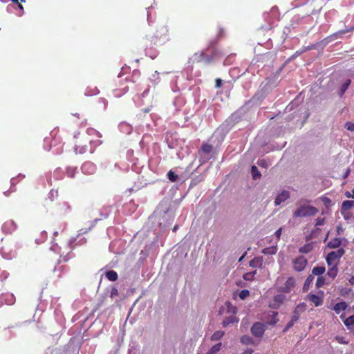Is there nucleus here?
Wrapping results in <instances>:
<instances>
[{
  "label": "nucleus",
  "mask_w": 354,
  "mask_h": 354,
  "mask_svg": "<svg viewBox=\"0 0 354 354\" xmlns=\"http://www.w3.org/2000/svg\"><path fill=\"white\" fill-rule=\"evenodd\" d=\"M306 305L305 303L298 304L293 311V315L290 322L286 324L283 330V333L287 332L298 321L300 315L306 310Z\"/></svg>",
  "instance_id": "1"
},
{
  "label": "nucleus",
  "mask_w": 354,
  "mask_h": 354,
  "mask_svg": "<svg viewBox=\"0 0 354 354\" xmlns=\"http://www.w3.org/2000/svg\"><path fill=\"white\" fill-rule=\"evenodd\" d=\"M318 209L310 205H301L293 214L294 217H306L315 216Z\"/></svg>",
  "instance_id": "2"
},
{
  "label": "nucleus",
  "mask_w": 354,
  "mask_h": 354,
  "mask_svg": "<svg viewBox=\"0 0 354 354\" xmlns=\"http://www.w3.org/2000/svg\"><path fill=\"white\" fill-rule=\"evenodd\" d=\"M345 253V250L343 248H339L336 251H332L329 252L326 258V261L328 266L336 263L335 261L339 260Z\"/></svg>",
  "instance_id": "3"
},
{
  "label": "nucleus",
  "mask_w": 354,
  "mask_h": 354,
  "mask_svg": "<svg viewBox=\"0 0 354 354\" xmlns=\"http://www.w3.org/2000/svg\"><path fill=\"white\" fill-rule=\"evenodd\" d=\"M77 140L75 145V151L76 153H84L88 151V142H90V140L87 139V138H81L79 139L78 137L76 138Z\"/></svg>",
  "instance_id": "4"
},
{
  "label": "nucleus",
  "mask_w": 354,
  "mask_h": 354,
  "mask_svg": "<svg viewBox=\"0 0 354 354\" xmlns=\"http://www.w3.org/2000/svg\"><path fill=\"white\" fill-rule=\"evenodd\" d=\"M295 285L296 282L295 278L290 277L287 279L284 284L279 288V290L284 293H290L295 287Z\"/></svg>",
  "instance_id": "5"
},
{
  "label": "nucleus",
  "mask_w": 354,
  "mask_h": 354,
  "mask_svg": "<svg viewBox=\"0 0 354 354\" xmlns=\"http://www.w3.org/2000/svg\"><path fill=\"white\" fill-rule=\"evenodd\" d=\"M266 330V326L261 322L254 323L251 328L252 334L257 337H262Z\"/></svg>",
  "instance_id": "6"
},
{
  "label": "nucleus",
  "mask_w": 354,
  "mask_h": 354,
  "mask_svg": "<svg viewBox=\"0 0 354 354\" xmlns=\"http://www.w3.org/2000/svg\"><path fill=\"white\" fill-rule=\"evenodd\" d=\"M307 259L303 257L300 256L297 257L293 260V268L294 270L297 272H301L305 269L307 265Z\"/></svg>",
  "instance_id": "7"
},
{
  "label": "nucleus",
  "mask_w": 354,
  "mask_h": 354,
  "mask_svg": "<svg viewBox=\"0 0 354 354\" xmlns=\"http://www.w3.org/2000/svg\"><path fill=\"white\" fill-rule=\"evenodd\" d=\"M17 225L12 220L6 221L2 225V230L6 234H12L17 230Z\"/></svg>",
  "instance_id": "8"
},
{
  "label": "nucleus",
  "mask_w": 354,
  "mask_h": 354,
  "mask_svg": "<svg viewBox=\"0 0 354 354\" xmlns=\"http://www.w3.org/2000/svg\"><path fill=\"white\" fill-rule=\"evenodd\" d=\"M290 197V194L288 191H283L275 198L274 204L276 206L279 205L282 202L285 201Z\"/></svg>",
  "instance_id": "9"
},
{
  "label": "nucleus",
  "mask_w": 354,
  "mask_h": 354,
  "mask_svg": "<svg viewBox=\"0 0 354 354\" xmlns=\"http://www.w3.org/2000/svg\"><path fill=\"white\" fill-rule=\"evenodd\" d=\"M308 300L313 303L316 307L322 305L323 304V299L322 297L317 296L314 294H310L308 295Z\"/></svg>",
  "instance_id": "10"
},
{
  "label": "nucleus",
  "mask_w": 354,
  "mask_h": 354,
  "mask_svg": "<svg viewBox=\"0 0 354 354\" xmlns=\"http://www.w3.org/2000/svg\"><path fill=\"white\" fill-rule=\"evenodd\" d=\"M239 321V318L235 315H230L226 317L222 322V325L223 327H227L231 324L238 323Z\"/></svg>",
  "instance_id": "11"
},
{
  "label": "nucleus",
  "mask_w": 354,
  "mask_h": 354,
  "mask_svg": "<svg viewBox=\"0 0 354 354\" xmlns=\"http://www.w3.org/2000/svg\"><path fill=\"white\" fill-rule=\"evenodd\" d=\"M285 300V296L283 295H277L274 297V304H272V306L274 308H278L284 301Z\"/></svg>",
  "instance_id": "12"
},
{
  "label": "nucleus",
  "mask_w": 354,
  "mask_h": 354,
  "mask_svg": "<svg viewBox=\"0 0 354 354\" xmlns=\"http://www.w3.org/2000/svg\"><path fill=\"white\" fill-rule=\"evenodd\" d=\"M354 207V201H344L342 204L341 212H344L351 209Z\"/></svg>",
  "instance_id": "13"
},
{
  "label": "nucleus",
  "mask_w": 354,
  "mask_h": 354,
  "mask_svg": "<svg viewBox=\"0 0 354 354\" xmlns=\"http://www.w3.org/2000/svg\"><path fill=\"white\" fill-rule=\"evenodd\" d=\"M347 307L348 305L345 301H341L334 306L333 310L337 314H339L342 311H344Z\"/></svg>",
  "instance_id": "14"
},
{
  "label": "nucleus",
  "mask_w": 354,
  "mask_h": 354,
  "mask_svg": "<svg viewBox=\"0 0 354 354\" xmlns=\"http://www.w3.org/2000/svg\"><path fill=\"white\" fill-rule=\"evenodd\" d=\"M337 264L335 263L330 266V268L328 269L327 274L331 277L332 279H335L338 273Z\"/></svg>",
  "instance_id": "15"
},
{
  "label": "nucleus",
  "mask_w": 354,
  "mask_h": 354,
  "mask_svg": "<svg viewBox=\"0 0 354 354\" xmlns=\"http://www.w3.org/2000/svg\"><path fill=\"white\" fill-rule=\"evenodd\" d=\"M342 244V240L340 238H335L331 239L328 243L327 246L330 248H337Z\"/></svg>",
  "instance_id": "16"
},
{
  "label": "nucleus",
  "mask_w": 354,
  "mask_h": 354,
  "mask_svg": "<svg viewBox=\"0 0 354 354\" xmlns=\"http://www.w3.org/2000/svg\"><path fill=\"white\" fill-rule=\"evenodd\" d=\"M262 264V257H255L253 259H252L249 263L250 266L252 268H261Z\"/></svg>",
  "instance_id": "17"
},
{
  "label": "nucleus",
  "mask_w": 354,
  "mask_h": 354,
  "mask_svg": "<svg viewBox=\"0 0 354 354\" xmlns=\"http://www.w3.org/2000/svg\"><path fill=\"white\" fill-rule=\"evenodd\" d=\"M222 348V343L219 342L212 346L206 354H216Z\"/></svg>",
  "instance_id": "18"
},
{
  "label": "nucleus",
  "mask_w": 354,
  "mask_h": 354,
  "mask_svg": "<svg viewBox=\"0 0 354 354\" xmlns=\"http://www.w3.org/2000/svg\"><path fill=\"white\" fill-rule=\"evenodd\" d=\"M106 277L111 281H115L118 279V274L114 270H109L106 272Z\"/></svg>",
  "instance_id": "19"
},
{
  "label": "nucleus",
  "mask_w": 354,
  "mask_h": 354,
  "mask_svg": "<svg viewBox=\"0 0 354 354\" xmlns=\"http://www.w3.org/2000/svg\"><path fill=\"white\" fill-rule=\"evenodd\" d=\"M313 248L312 243H306L299 249V252L303 254L310 252Z\"/></svg>",
  "instance_id": "20"
},
{
  "label": "nucleus",
  "mask_w": 354,
  "mask_h": 354,
  "mask_svg": "<svg viewBox=\"0 0 354 354\" xmlns=\"http://www.w3.org/2000/svg\"><path fill=\"white\" fill-rule=\"evenodd\" d=\"M224 334L225 333L223 331L217 330L212 334V335L210 337V339L212 341H218L223 337Z\"/></svg>",
  "instance_id": "21"
},
{
  "label": "nucleus",
  "mask_w": 354,
  "mask_h": 354,
  "mask_svg": "<svg viewBox=\"0 0 354 354\" xmlns=\"http://www.w3.org/2000/svg\"><path fill=\"white\" fill-rule=\"evenodd\" d=\"M241 342L245 345L254 344L253 339L248 335H243L241 337Z\"/></svg>",
  "instance_id": "22"
},
{
  "label": "nucleus",
  "mask_w": 354,
  "mask_h": 354,
  "mask_svg": "<svg viewBox=\"0 0 354 354\" xmlns=\"http://www.w3.org/2000/svg\"><path fill=\"white\" fill-rule=\"evenodd\" d=\"M3 297H5V302L8 305H12L15 301V298L12 294L3 295Z\"/></svg>",
  "instance_id": "23"
},
{
  "label": "nucleus",
  "mask_w": 354,
  "mask_h": 354,
  "mask_svg": "<svg viewBox=\"0 0 354 354\" xmlns=\"http://www.w3.org/2000/svg\"><path fill=\"white\" fill-rule=\"evenodd\" d=\"M325 270V267L324 266H316L313 268L312 273L313 275L320 276L321 274L324 273Z\"/></svg>",
  "instance_id": "24"
},
{
  "label": "nucleus",
  "mask_w": 354,
  "mask_h": 354,
  "mask_svg": "<svg viewBox=\"0 0 354 354\" xmlns=\"http://www.w3.org/2000/svg\"><path fill=\"white\" fill-rule=\"evenodd\" d=\"M277 248L275 246L266 248L263 249L262 253L264 254H274L277 253Z\"/></svg>",
  "instance_id": "25"
},
{
  "label": "nucleus",
  "mask_w": 354,
  "mask_h": 354,
  "mask_svg": "<svg viewBox=\"0 0 354 354\" xmlns=\"http://www.w3.org/2000/svg\"><path fill=\"white\" fill-rule=\"evenodd\" d=\"M344 324L348 328L354 325V315L344 319Z\"/></svg>",
  "instance_id": "26"
},
{
  "label": "nucleus",
  "mask_w": 354,
  "mask_h": 354,
  "mask_svg": "<svg viewBox=\"0 0 354 354\" xmlns=\"http://www.w3.org/2000/svg\"><path fill=\"white\" fill-rule=\"evenodd\" d=\"M251 174L253 179L254 180L260 178L261 176V173L259 172L258 168L255 165L252 166Z\"/></svg>",
  "instance_id": "27"
},
{
  "label": "nucleus",
  "mask_w": 354,
  "mask_h": 354,
  "mask_svg": "<svg viewBox=\"0 0 354 354\" xmlns=\"http://www.w3.org/2000/svg\"><path fill=\"white\" fill-rule=\"evenodd\" d=\"M351 80H347L342 86L340 88V95H344V93L346 92V91L348 89V86L351 84Z\"/></svg>",
  "instance_id": "28"
},
{
  "label": "nucleus",
  "mask_w": 354,
  "mask_h": 354,
  "mask_svg": "<svg viewBox=\"0 0 354 354\" xmlns=\"http://www.w3.org/2000/svg\"><path fill=\"white\" fill-rule=\"evenodd\" d=\"M201 149L204 153L209 154L212 151L213 147L209 144L205 143L202 145Z\"/></svg>",
  "instance_id": "29"
},
{
  "label": "nucleus",
  "mask_w": 354,
  "mask_h": 354,
  "mask_svg": "<svg viewBox=\"0 0 354 354\" xmlns=\"http://www.w3.org/2000/svg\"><path fill=\"white\" fill-rule=\"evenodd\" d=\"M76 173V168L74 167H68L66 170V174L69 178H74Z\"/></svg>",
  "instance_id": "30"
},
{
  "label": "nucleus",
  "mask_w": 354,
  "mask_h": 354,
  "mask_svg": "<svg viewBox=\"0 0 354 354\" xmlns=\"http://www.w3.org/2000/svg\"><path fill=\"white\" fill-rule=\"evenodd\" d=\"M167 177L171 182H176L178 178V176L171 170L169 171V172L167 173Z\"/></svg>",
  "instance_id": "31"
},
{
  "label": "nucleus",
  "mask_w": 354,
  "mask_h": 354,
  "mask_svg": "<svg viewBox=\"0 0 354 354\" xmlns=\"http://www.w3.org/2000/svg\"><path fill=\"white\" fill-rule=\"evenodd\" d=\"M325 283V278L323 276H319L316 281V287L321 288Z\"/></svg>",
  "instance_id": "32"
},
{
  "label": "nucleus",
  "mask_w": 354,
  "mask_h": 354,
  "mask_svg": "<svg viewBox=\"0 0 354 354\" xmlns=\"http://www.w3.org/2000/svg\"><path fill=\"white\" fill-rule=\"evenodd\" d=\"M225 305L229 313H232L233 314H236L237 313V308L235 306H233L230 302H226Z\"/></svg>",
  "instance_id": "33"
},
{
  "label": "nucleus",
  "mask_w": 354,
  "mask_h": 354,
  "mask_svg": "<svg viewBox=\"0 0 354 354\" xmlns=\"http://www.w3.org/2000/svg\"><path fill=\"white\" fill-rule=\"evenodd\" d=\"M205 57V53L203 52L200 53L199 54H195L194 55V61H196L197 62H201L204 59Z\"/></svg>",
  "instance_id": "34"
},
{
  "label": "nucleus",
  "mask_w": 354,
  "mask_h": 354,
  "mask_svg": "<svg viewBox=\"0 0 354 354\" xmlns=\"http://www.w3.org/2000/svg\"><path fill=\"white\" fill-rule=\"evenodd\" d=\"M82 168L83 170H86V169H91V170H94L95 165L92 162H87L82 165Z\"/></svg>",
  "instance_id": "35"
},
{
  "label": "nucleus",
  "mask_w": 354,
  "mask_h": 354,
  "mask_svg": "<svg viewBox=\"0 0 354 354\" xmlns=\"http://www.w3.org/2000/svg\"><path fill=\"white\" fill-rule=\"evenodd\" d=\"M250 294V292L248 290H242L239 293V297L241 299H245Z\"/></svg>",
  "instance_id": "36"
},
{
  "label": "nucleus",
  "mask_w": 354,
  "mask_h": 354,
  "mask_svg": "<svg viewBox=\"0 0 354 354\" xmlns=\"http://www.w3.org/2000/svg\"><path fill=\"white\" fill-rule=\"evenodd\" d=\"M314 280V276L313 274L309 275L305 281L304 288L309 286V285L313 283Z\"/></svg>",
  "instance_id": "37"
},
{
  "label": "nucleus",
  "mask_w": 354,
  "mask_h": 354,
  "mask_svg": "<svg viewBox=\"0 0 354 354\" xmlns=\"http://www.w3.org/2000/svg\"><path fill=\"white\" fill-rule=\"evenodd\" d=\"M118 290L116 288L113 287L112 288L111 292H110V297L111 298L118 296Z\"/></svg>",
  "instance_id": "38"
},
{
  "label": "nucleus",
  "mask_w": 354,
  "mask_h": 354,
  "mask_svg": "<svg viewBox=\"0 0 354 354\" xmlns=\"http://www.w3.org/2000/svg\"><path fill=\"white\" fill-rule=\"evenodd\" d=\"M223 81L220 78H216L215 80V87L216 88H221L222 86Z\"/></svg>",
  "instance_id": "39"
},
{
  "label": "nucleus",
  "mask_w": 354,
  "mask_h": 354,
  "mask_svg": "<svg viewBox=\"0 0 354 354\" xmlns=\"http://www.w3.org/2000/svg\"><path fill=\"white\" fill-rule=\"evenodd\" d=\"M351 30H354V26L351 27L350 29H346V30H340L339 32H337L335 35H344L349 31H351Z\"/></svg>",
  "instance_id": "40"
},
{
  "label": "nucleus",
  "mask_w": 354,
  "mask_h": 354,
  "mask_svg": "<svg viewBox=\"0 0 354 354\" xmlns=\"http://www.w3.org/2000/svg\"><path fill=\"white\" fill-rule=\"evenodd\" d=\"M345 127L348 131H354V123L346 122Z\"/></svg>",
  "instance_id": "41"
},
{
  "label": "nucleus",
  "mask_w": 354,
  "mask_h": 354,
  "mask_svg": "<svg viewBox=\"0 0 354 354\" xmlns=\"http://www.w3.org/2000/svg\"><path fill=\"white\" fill-rule=\"evenodd\" d=\"M344 195L347 198H354V189L352 190V193H351V192L347 191V192H345Z\"/></svg>",
  "instance_id": "42"
},
{
  "label": "nucleus",
  "mask_w": 354,
  "mask_h": 354,
  "mask_svg": "<svg viewBox=\"0 0 354 354\" xmlns=\"http://www.w3.org/2000/svg\"><path fill=\"white\" fill-rule=\"evenodd\" d=\"M324 218H321V219H320V218H317V219L316 220V223H315V225H316L317 226L322 225L324 224Z\"/></svg>",
  "instance_id": "43"
},
{
  "label": "nucleus",
  "mask_w": 354,
  "mask_h": 354,
  "mask_svg": "<svg viewBox=\"0 0 354 354\" xmlns=\"http://www.w3.org/2000/svg\"><path fill=\"white\" fill-rule=\"evenodd\" d=\"M252 277V273L248 272L244 274L243 278L245 280H250Z\"/></svg>",
  "instance_id": "44"
},
{
  "label": "nucleus",
  "mask_w": 354,
  "mask_h": 354,
  "mask_svg": "<svg viewBox=\"0 0 354 354\" xmlns=\"http://www.w3.org/2000/svg\"><path fill=\"white\" fill-rule=\"evenodd\" d=\"M281 229L280 228V229H279V230H277L276 231V232H275V235H276L277 238L278 239H279V238H280V236H281Z\"/></svg>",
  "instance_id": "45"
},
{
  "label": "nucleus",
  "mask_w": 354,
  "mask_h": 354,
  "mask_svg": "<svg viewBox=\"0 0 354 354\" xmlns=\"http://www.w3.org/2000/svg\"><path fill=\"white\" fill-rule=\"evenodd\" d=\"M254 351L252 348H247L243 354H252Z\"/></svg>",
  "instance_id": "46"
},
{
  "label": "nucleus",
  "mask_w": 354,
  "mask_h": 354,
  "mask_svg": "<svg viewBox=\"0 0 354 354\" xmlns=\"http://www.w3.org/2000/svg\"><path fill=\"white\" fill-rule=\"evenodd\" d=\"M323 201L324 202L325 204L328 203H330V200L328 198H323Z\"/></svg>",
  "instance_id": "47"
},
{
  "label": "nucleus",
  "mask_w": 354,
  "mask_h": 354,
  "mask_svg": "<svg viewBox=\"0 0 354 354\" xmlns=\"http://www.w3.org/2000/svg\"><path fill=\"white\" fill-rule=\"evenodd\" d=\"M12 1L15 3H19V2H25V0H12Z\"/></svg>",
  "instance_id": "48"
},
{
  "label": "nucleus",
  "mask_w": 354,
  "mask_h": 354,
  "mask_svg": "<svg viewBox=\"0 0 354 354\" xmlns=\"http://www.w3.org/2000/svg\"><path fill=\"white\" fill-rule=\"evenodd\" d=\"M18 7L19 8L20 10H24L23 6L20 3V2L18 3Z\"/></svg>",
  "instance_id": "49"
},
{
  "label": "nucleus",
  "mask_w": 354,
  "mask_h": 354,
  "mask_svg": "<svg viewBox=\"0 0 354 354\" xmlns=\"http://www.w3.org/2000/svg\"><path fill=\"white\" fill-rule=\"evenodd\" d=\"M1 252H2L3 254H5V253H6V248H5V247H2V248H1Z\"/></svg>",
  "instance_id": "50"
},
{
  "label": "nucleus",
  "mask_w": 354,
  "mask_h": 354,
  "mask_svg": "<svg viewBox=\"0 0 354 354\" xmlns=\"http://www.w3.org/2000/svg\"><path fill=\"white\" fill-rule=\"evenodd\" d=\"M73 115L74 116H76V117H77V118H80V114H79V113H73Z\"/></svg>",
  "instance_id": "51"
},
{
  "label": "nucleus",
  "mask_w": 354,
  "mask_h": 354,
  "mask_svg": "<svg viewBox=\"0 0 354 354\" xmlns=\"http://www.w3.org/2000/svg\"><path fill=\"white\" fill-rule=\"evenodd\" d=\"M351 284H354V277H352L350 280Z\"/></svg>",
  "instance_id": "52"
},
{
  "label": "nucleus",
  "mask_w": 354,
  "mask_h": 354,
  "mask_svg": "<svg viewBox=\"0 0 354 354\" xmlns=\"http://www.w3.org/2000/svg\"><path fill=\"white\" fill-rule=\"evenodd\" d=\"M149 110H150L149 109H145L144 110V112H145V113H147V112H149Z\"/></svg>",
  "instance_id": "53"
},
{
  "label": "nucleus",
  "mask_w": 354,
  "mask_h": 354,
  "mask_svg": "<svg viewBox=\"0 0 354 354\" xmlns=\"http://www.w3.org/2000/svg\"><path fill=\"white\" fill-rule=\"evenodd\" d=\"M276 10H277V9H276L275 8H272L271 9V12H274V11H276Z\"/></svg>",
  "instance_id": "54"
},
{
  "label": "nucleus",
  "mask_w": 354,
  "mask_h": 354,
  "mask_svg": "<svg viewBox=\"0 0 354 354\" xmlns=\"http://www.w3.org/2000/svg\"><path fill=\"white\" fill-rule=\"evenodd\" d=\"M147 92H148L147 91H144L142 96L144 97L147 94Z\"/></svg>",
  "instance_id": "55"
},
{
  "label": "nucleus",
  "mask_w": 354,
  "mask_h": 354,
  "mask_svg": "<svg viewBox=\"0 0 354 354\" xmlns=\"http://www.w3.org/2000/svg\"><path fill=\"white\" fill-rule=\"evenodd\" d=\"M340 318H341V319H344V315H340Z\"/></svg>",
  "instance_id": "56"
},
{
  "label": "nucleus",
  "mask_w": 354,
  "mask_h": 354,
  "mask_svg": "<svg viewBox=\"0 0 354 354\" xmlns=\"http://www.w3.org/2000/svg\"><path fill=\"white\" fill-rule=\"evenodd\" d=\"M216 56H217V55H216V53H214V54L212 55V58H213V57H216Z\"/></svg>",
  "instance_id": "57"
},
{
  "label": "nucleus",
  "mask_w": 354,
  "mask_h": 354,
  "mask_svg": "<svg viewBox=\"0 0 354 354\" xmlns=\"http://www.w3.org/2000/svg\"><path fill=\"white\" fill-rule=\"evenodd\" d=\"M210 61H211V59H210V58H208V59H207V62H209Z\"/></svg>",
  "instance_id": "58"
},
{
  "label": "nucleus",
  "mask_w": 354,
  "mask_h": 354,
  "mask_svg": "<svg viewBox=\"0 0 354 354\" xmlns=\"http://www.w3.org/2000/svg\"><path fill=\"white\" fill-rule=\"evenodd\" d=\"M266 17H267V15H268V13H265Z\"/></svg>",
  "instance_id": "59"
},
{
  "label": "nucleus",
  "mask_w": 354,
  "mask_h": 354,
  "mask_svg": "<svg viewBox=\"0 0 354 354\" xmlns=\"http://www.w3.org/2000/svg\"><path fill=\"white\" fill-rule=\"evenodd\" d=\"M243 259V257H241L240 259H239V261H241V259Z\"/></svg>",
  "instance_id": "60"
}]
</instances>
